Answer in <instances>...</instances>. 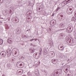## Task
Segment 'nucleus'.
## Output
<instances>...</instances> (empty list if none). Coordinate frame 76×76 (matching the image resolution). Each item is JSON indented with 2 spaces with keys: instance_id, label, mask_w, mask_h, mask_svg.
<instances>
[{
  "instance_id": "5701e85b",
  "label": "nucleus",
  "mask_w": 76,
  "mask_h": 76,
  "mask_svg": "<svg viewBox=\"0 0 76 76\" xmlns=\"http://www.w3.org/2000/svg\"><path fill=\"white\" fill-rule=\"evenodd\" d=\"M60 9V7H58L56 10V12H57V11H58V10Z\"/></svg>"
},
{
  "instance_id": "c756f323",
  "label": "nucleus",
  "mask_w": 76,
  "mask_h": 76,
  "mask_svg": "<svg viewBox=\"0 0 76 76\" xmlns=\"http://www.w3.org/2000/svg\"><path fill=\"white\" fill-rule=\"evenodd\" d=\"M74 36H75V39H76V32L75 33Z\"/></svg>"
},
{
  "instance_id": "a878e982",
  "label": "nucleus",
  "mask_w": 76,
  "mask_h": 76,
  "mask_svg": "<svg viewBox=\"0 0 76 76\" xmlns=\"http://www.w3.org/2000/svg\"><path fill=\"white\" fill-rule=\"evenodd\" d=\"M3 0H0V3H3Z\"/></svg>"
},
{
  "instance_id": "4c0bfd02",
  "label": "nucleus",
  "mask_w": 76,
  "mask_h": 76,
  "mask_svg": "<svg viewBox=\"0 0 76 76\" xmlns=\"http://www.w3.org/2000/svg\"><path fill=\"white\" fill-rule=\"evenodd\" d=\"M68 70V69L66 68V69H65V70H66V71H67Z\"/></svg>"
},
{
  "instance_id": "a19ab883",
  "label": "nucleus",
  "mask_w": 76,
  "mask_h": 76,
  "mask_svg": "<svg viewBox=\"0 0 76 76\" xmlns=\"http://www.w3.org/2000/svg\"><path fill=\"white\" fill-rule=\"evenodd\" d=\"M38 10H41V8H38Z\"/></svg>"
},
{
  "instance_id": "72a5a7b5",
  "label": "nucleus",
  "mask_w": 76,
  "mask_h": 76,
  "mask_svg": "<svg viewBox=\"0 0 76 76\" xmlns=\"http://www.w3.org/2000/svg\"><path fill=\"white\" fill-rule=\"evenodd\" d=\"M30 46H32V45H33V44L32 43H30Z\"/></svg>"
},
{
  "instance_id": "79ce46f5",
  "label": "nucleus",
  "mask_w": 76,
  "mask_h": 76,
  "mask_svg": "<svg viewBox=\"0 0 76 76\" xmlns=\"http://www.w3.org/2000/svg\"><path fill=\"white\" fill-rule=\"evenodd\" d=\"M6 27H8V25L7 24V25H6Z\"/></svg>"
},
{
  "instance_id": "09e8293b",
  "label": "nucleus",
  "mask_w": 76,
  "mask_h": 76,
  "mask_svg": "<svg viewBox=\"0 0 76 76\" xmlns=\"http://www.w3.org/2000/svg\"><path fill=\"white\" fill-rule=\"evenodd\" d=\"M37 11H38V8H37Z\"/></svg>"
},
{
  "instance_id": "1a4fd4ad",
  "label": "nucleus",
  "mask_w": 76,
  "mask_h": 76,
  "mask_svg": "<svg viewBox=\"0 0 76 76\" xmlns=\"http://www.w3.org/2000/svg\"><path fill=\"white\" fill-rule=\"evenodd\" d=\"M52 62L53 64H56L57 63V60L53 59L52 60Z\"/></svg>"
},
{
  "instance_id": "ea45409f",
  "label": "nucleus",
  "mask_w": 76,
  "mask_h": 76,
  "mask_svg": "<svg viewBox=\"0 0 76 76\" xmlns=\"http://www.w3.org/2000/svg\"><path fill=\"white\" fill-rule=\"evenodd\" d=\"M54 14L53 13L52 14V16H54Z\"/></svg>"
},
{
  "instance_id": "ddd939ff",
  "label": "nucleus",
  "mask_w": 76,
  "mask_h": 76,
  "mask_svg": "<svg viewBox=\"0 0 76 76\" xmlns=\"http://www.w3.org/2000/svg\"><path fill=\"white\" fill-rule=\"evenodd\" d=\"M1 54H2V56H4H4H6V52H4V51H2L1 53Z\"/></svg>"
},
{
  "instance_id": "4be33fe9",
  "label": "nucleus",
  "mask_w": 76,
  "mask_h": 76,
  "mask_svg": "<svg viewBox=\"0 0 76 76\" xmlns=\"http://www.w3.org/2000/svg\"><path fill=\"white\" fill-rule=\"evenodd\" d=\"M18 20H17V19H15V22H16V23H18V22H19V20H18V19H17Z\"/></svg>"
},
{
  "instance_id": "4468645a",
  "label": "nucleus",
  "mask_w": 76,
  "mask_h": 76,
  "mask_svg": "<svg viewBox=\"0 0 76 76\" xmlns=\"http://www.w3.org/2000/svg\"><path fill=\"white\" fill-rule=\"evenodd\" d=\"M3 43V39H0V45H2Z\"/></svg>"
},
{
  "instance_id": "f3484780",
  "label": "nucleus",
  "mask_w": 76,
  "mask_h": 76,
  "mask_svg": "<svg viewBox=\"0 0 76 76\" xmlns=\"http://www.w3.org/2000/svg\"><path fill=\"white\" fill-rule=\"evenodd\" d=\"M17 72L20 75H22V72L20 71V70H18L17 71Z\"/></svg>"
},
{
  "instance_id": "f257e3e1",
  "label": "nucleus",
  "mask_w": 76,
  "mask_h": 76,
  "mask_svg": "<svg viewBox=\"0 0 76 76\" xmlns=\"http://www.w3.org/2000/svg\"><path fill=\"white\" fill-rule=\"evenodd\" d=\"M73 26H70L68 27L67 28H66V32H68L69 34L71 33L72 32V30H73Z\"/></svg>"
},
{
  "instance_id": "0eeeda50",
  "label": "nucleus",
  "mask_w": 76,
  "mask_h": 76,
  "mask_svg": "<svg viewBox=\"0 0 76 76\" xmlns=\"http://www.w3.org/2000/svg\"><path fill=\"white\" fill-rule=\"evenodd\" d=\"M59 70L60 72L57 71L56 72V75L58 74V76H60L61 75V72H62V70H61V69H59Z\"/></svg>"
},
{
  "instance_id": "423d86ee",
  "label": "nucleus",
  "mask_w": 76,
  "mask_h": 76,
  "mask_svg": "<svg viewBox=\"0 0 76 76\" xmlns=\"http://www.w3.org/2000/svg\"><path fill=\"white\" fill-rule=\"evenodd\" d=\"M66 42H69L70 44L71 43H74V41H73V39H70L68 38L67 39Z\"/></svg>"
},
{
  "instance_id": "e433bc0d",
  "label": "nucleus",
  "mask_w": 76,
  "mask_h": 76,
  "mask_svg": "<svg viewBox=\"0 0 76 76\" xmlns=\"http://www.w3.org/2000/svg\"><path fill=\"white\" fill-rule=\"evenodd\" d=\"M52 73L53 74V75H50V76H53L54 75V73Z\"/></svg>"
},
{
  "instance_id": "c9c22d12",
  "label": "nucleus",
  "mask_w": 76,
  "mask_h": 76,
  "mask_svg": "<svg viewBox=\"0 0 76 76\" xmlns=\"http://www.w3.org/2000/svg\"><path fill=\"white\" fill-rule=\"evenodd\" d=\"M12 62L14 61V58H12Z\"/></svg>"
},
{
  "instance_id": "a18cd8bd",
  "label": "nucleus",
  "mask_w": 76,
  "mask_h": 76,
  "mask_svg": "<svg viewBox=\"0 0 76 76\" xmlns=\"http://www.w3.org/2000/svg\"><path fill=\"white\" fill-rule=\"evenodd\" d=\"M15 57H18V55H15Z\"/></svg>"
},
{
  "instance_id": "f8f14e48",
  "label": "nucleus",
  "mask_w": 76,
  "mask_h": 76,
  "mask_svg": "<svg viewBox=\"0 0 76 76\" xmlns=\"http://www.w3.org/2000/svg\"><path fill=\"white\" fill-rule=\"evenodd\" d=\"M66 12L68 15H71L72 14V12H69V10L67 9L66 11Z\"/></svg>"
},
{
  "instance_id": "9b49d317",
  "label": "nucleus",
  "mask_w": 76,
  "mask_h": 76,
  "mask_svg": "<svg viewBox=\"0 0 76 76\" xmlns=\"http://www.w3.org/2000/svg\"><path fill=\"white\" fill-rule=\"evenodd\" d=\"M11 39H8L7 40V42H8L9 44H11L12 42V40Z\"/></svg>"
},
{
  "instance_id": "7ed1b4c3",
  "label": "nucleus",
  "mask_w": 76,
  "mask_h": 76,
  "mask_svg": "<svg viewBox=\"0 0 76 76\" xmlns=\"http://www.w3.org/2000/svg\"><path fill=\"white\" fill-rule=\"evenodd\" d=\"M7 51V56L10 57L11 56V54H12V50L10 49H8Z\"/></svg>"
},
{
  "instance_id": "6e6552de",
  "label": "nucleus",
  "mask_w": 76,
  "mask_h": 76,
  "mask_svg": "<svg viewBox=\"0 0 76 76\" xmlns=\"http://www.w3.org/2000/svg\"><path fill=\"white\" fill-rule=\"evenodd\" d=\"M59 27L60 28H62L64 27V24L63 23H61L59 25Z\"/></svg>"
},
{
  "instance_id": "bb28decb",
  "label": "nucleus",
  "mask_w": 76,
  "mask_h": 76,
  "mask_svg": "<svg viewBox=\"0 0 76 76\" xmlns=\"http://www.w3.org/2000/svg\"><path fill=\"white\" fill-rule=\"evenodd\" d=\"M43 72H44L45 73H47V71H46V70H42Z\"/></svg>"
},
{
  "instance_id": "de8ad7c7",
  "label": "nucleus",
  "mask_w": 76,
  "mask_h": 76,
  "mask_svg": "<svg viewBox=\"0 0 76 76\" xmlns=\"http://www.w3.org/2000/svg\"><path fill=\"white\" fill-rule=\"evenodd\" d=\"M37 40V39H34V40H35V41H36V40Z\"/></svg>"
},
{
  "instance_id": "473e14b6",
  "label": "nucleus",
  "mask_w": 76,
  "mask_h": 76,
  "mask_svg": "<svg viewBox=\"0 0 76 76\" xmlns=\"http://www.w3.org/2000/svg\"><path fill=\"white\" fill-rule=\"evenodd\" d=\"M54 53L53 52H52V55H54Z\"/></svg>"
},
{
  "instance_id": "9d476101",
  "label": "nucleus",
  "mask_w": 76,
  "mask_h": 76,
  "mask_svg": "<svg viewBox=\"0 0 76 76\" xmlns=\"http://www.w3.org/2000/svg\"><path fill=\"white\" fill-rule=\"evenodd\" d=\"M53 23V24H54V23H56V20L54 19L51 20L50 21V23Z\"/></svg>"
},
{
  "instance_id": "20e7f679",
  "label": "nucleus",
  "mask_w": 76,
  "mask_h": 76,
  "mask_svg": "<svg viewBox=\"0 0 76 76\" xmlns=\"http://www.w3.org/2000/svg\"><path fill=\"white\" fill-rule=\"evenodd\" d=\"M34 56H35V58H36L37 59L39 58V57H40V55L41 54L40 53H34Z\"/></svg>"
},
{
  "instance_id": "58836bf2",
  "label": "nucleus",
  "mask_w": 76,
  "mask_h": 76,
  "mask_svg": "<svg viewBox=\"0 0 76 76\" xmlns=\"http://www.w3.org/2000/svg\"><path fill=\"white\" fill-rule=\"evenodd\" d=\"M27 31H30V29H28L27 30Z\"/></svg>"
},
{
  "instance_id": "2f4dec72",
  "label": "nucleus",
  "mask_w": 76,
  "mask_h": 76,
  "mask_svg": "<svg viewBox=\"0 0 76 76\" xmlns=\"http://www.w3.org/2000/svg\"><path fill=\"white\" fill-rule=\"evenodd\" d=\"M74 13H75V18H76V11Z\"/></svg>"
},
{
  "instance_id": "5fc2aeb1",
  "label": "nucleus",
  "mask_w": 76,
  "mask_h": 76,
  "mask_svg": "<svg viewBox=\"0 0 76 76\" xmlns=\"http://www.w3.org/2000/svg\"><path fill=\"white\" fill-rule=\"evenodd\" d=\"M36 74H37V73H36Z\"/></svg>"
},
{
  "instance_id": "49530a36",
  "label": "nucleus",
  "mask_w": 76,
  "mask_h": 76,
  "mask_svg": "<svg viewBox=\"0 0 76 76\" xmlns=\"http://www.w3.org/2000/svg\"><path fill=\"white\" fill-rule=\"evenodd\" d=\"M32 49H31V48H30L29 49V50H32Z\"/></svg>"
},
{
  "instance_id": "39448f33",
  "label": "nucleus",
  "mask_w": 76,
  "mask_h": 76,
  "mask_svg": "<svg viewBox=\"0 0 76 76\" xmlns=\"http://www.w3.org/2000/svg\"><path fill=\"white\" fill-rule=\"evenodd\" d=\"M58 48L59 50H64V47L63 45L61 44L58 45Z\"/></svg>"
},
{
  "instance_id": "f03ea898",
  "label": "nucleus",
  "mask_w": 76,
  "mask_h": 76,
  "mask_svg": "<svg viewBox=\"0 0 76 76\" xmlns=\"http://www.w3.org/2000/svg\"><path fill=\"white\" fill-rule=\"evenodd\" d=\"M23 66H24V64L22 62H18L17 63V66L18 67L21 68V67H23Z\"/></svg>"
},
{
  "instance_id": "412c9836",
  "label": "nucleus",
  "mask_w": 76,
  "mask_h": 76,
  "mask_svg": "<svg viewBox=\"0 0 76 76\" xmlns=\"http://www.w3.org/2000/svg\"><path fill=\"white\" fill-rule=\"evenodd\" d=\"M49 44L50 45H53V42L50 41L49 42Z\"/></svg>"
},
{
  "instance_id": "2eb2a0df",
  "label": "nucleus",
  "mask_w": 76,
  "mask_h": 76,
  "mask_svg": "<svg viewBox=\"0 0 76 76\" xmlns=\"http://www.w3.org/2000/svg\"><path fill=\"white\" fill-rule=\"evenodd\" d=\"M73 9V8H68V10H69V12H72L73 10H72V9Z\"/></svg>"
},
{
  "instance_id": "603ef678",
  "label": "nucleus",
  "mask_w": 76,
  "mask_h": 76,
  "mask_svg": "<svg viewBox=\"0 0 76 76\" xmlns=\"http://www.w3.org/2000/svg\"><path fill=\"white\" fill-rule=\"evenodd\" d=\"M5 13H6V11H5Z\"/></svg>"
},
{
  "instance_id": "dca6fc26",
  "label": "nucleus",
  "mask_w": 76,
  "mask_h": 76,
  "mask_svg": "<svg viewBox=\"0 0 76 76\" xmlns=\"http://www.w3.org/2000/svg\"><path fill=\"white\" fill-rule=\"evenodd\" d=\"M61 36L62 37H64L65 36V34L64 33H61Z\"/></svg>"
},
{
  "instance_id": "aec40b11",
  "label": "nucleus",
  "mask_w": 76,
  "mask_h": 76,
  "mask_svg": "<svg viewBox=\"0 0 76 76\" xmlns=\"http://www.w3.org/2000/svg\"><path fill=\"white\" fill-rule=\"evenodd\" d=\"M17 53V52L16 50L14 51L13 52V54H14V55H16V54Z\"/></svg>"
},
{
  "instance_id": "37998d69",
  "label": "nucleus",
  "mask_w": 76,
  "mask_h": 76,
  "mask_svg": "<svg viewBox=\"0 0 76 76\" xmlns=\"http://www.w3.org/2000/svg\"><path fill=\"white\" fill-rule=\"evenodd\" d=\"M42 49H41V50H40V53H41V51H42Z\"/></svg>"
},
{
  "instance_id": "cd10ccee",
  "label": "nucleus",
  "mask_w": 76,
  "mask_h": 76,
  "mask_svg": "<svg viewBox=\"0 0 76 76\" xmlns=\"http://www.w3.org/2000/svg\"><path fill=\"white\" fill-rule=\"evenodd\" d=\"M61 19H63V18H62L61 17H59V19L60 20H61Z\"/></svg>"
},
{
  "instance_id": "c03bdc74",
  "label": "nucleus",
  "mask_w": 76,
  "mask_h": 76,
  "mask_svg": "<svg viewBox=\"0 0 76 76\" xmlns=\"http://www.w3.org/2000/svg\"><path fill=\"white\" fill-rule=\"evenodd\" d=\"M24 58L23 57V56H21V58H22V59H23V58Z\"/></svg>"
},
{
  "instance_id": "a211bd4d",
  "label": "nucleus",
  "mask_w": 76,
  "mask_h": 76,
  "mask_svg": "<svg viewBox=\"0 0 76 76\" xmlns=\"http://www.w3.org/2000/svg\"><path fill=\"white\" fill-rule=\"evenodd\" d=\"M76 18L73 17L72 18V21H75V20H76Z\"/></svg>"
},
{
  "instance_id": "864d4df0",
  "label": "nucleus",
  "mask_w": 76,
  "mask_h": 76,
  "mask_svg": "<svg viewBox=\"0 0 76 76\" xmlns=\"http://www.w3.org/2000/svg\"><path fill=\"white\" fill-rule=\"evenodd\" d=\"M27 57H28V56H27Z\"/></svg>"
},
{
  "instance_id": "8fccbe9b",
  "label": "nucleus",
  "mask_w": 76,
  "mask_h": 76,
  "mask_svg": "<svg viewBox=\"0 0 76 76\" xmlns=\"http://www.w3.org/2000/svg\"><path fill=\"white\" fill-rule=\"evenodd\" d=\"M27 54H29V53H27Z\"/></svg>"
},
{
  "instance_id": "c85d7f7f",
  "label": "nucleus",
  "mask_w": 76,
  "mask_h": 76,
  "mask_svg": "<svg viewBox=\"0 0 76 76\" xmlns=\"http://www.w3.org/2000/svg\"><path fill=\"white\" fill-rule=\"evenodd\" d=\"M60 17H61V18H63V15L61 14L60 15Z\"/></svg>"
},
{
  "instance_id": "393cba45",
  "label": "nucleus",
  "mask_w": 76,
  "mask_h": 76,
  "mask_svg": "<svg viewBox=\"0 0 76 76\" xmlns=\"http://www.w3.org/2000/svg\"><path fill=\"white\" fill-rule=\"evenodd\" d=\"M31 51L32 53H34V51H35V50H34V49H31Z\"/></svg>"
},
{
  "instance_id": "f704fd0d",
  "label": "nucleus",
  "mask_w": 76,
  "mask_h": 76,
  "mask_svg": "<svg viewBox=\"0 0 76 76\" xmlns=\"http://www.w3.org/2000/svg\"><path fill=\"white\" fill-rule=\"evenodd\" d=\"M60 58H63V56H60V57H59Z\"/></svg>"
},
{
  "instance_id": "7c9ffc66",
  "label": "nucleus",
  "mask_w": 76,
  "mask_h": 76,
  "mask_svg": "<svg viewBox=\"0 0 76 76\" xmlns=\"http://www.w3.org/2000/svg\"><path fill=\"white\" fill-rule=\"evenodd\" d=\"M33 40H34V39H32L30 40V41H33Z\"/></svg>"
},
{
  "instance_id": "6ab92c4d",
  "label": "nucleus",
  "mask_w": 76,
  "mask_h": 76,
  "mask_svg": "<svg viewBox=\"0 0 76 76\" xmlns=\"http://www.w3.org/2000/svg\"><path fill=\"white\" fill-rule=\"evenodd\" d=\"M7 67H9L10 68V65L9 63H7Z\"/></svg>"
},
{
  "instance_id": "b1692460",
  "label": "nucleus",
  "mask_w": 76,
  "mask_h": 76,
  "mask_svg": "<svg viewBox=\"0 0 76 76\" xmlns=\"http://www.w3.org/2000/svg\"><path fill=\"white\" fill-rule=\"evenodd\" d=\"M27 75L28 76H32V75H31V73H30V72H28Z\"/></svg>"
},
{
  "instance_id": "3c124183",
  "label": "nucleus",
  "mask_w": 76,
  "mask_h": 76,
  "mask_svg": "<svg viewBox=\"0 0 76 76\" xmlns=\"http://www.w3.org/2000/svg\"><path fill=\"white\" fill-rule=\"evenodd\" d=\"M39 62V63H40V62Z\"/></svg>"
}]
</instances>
